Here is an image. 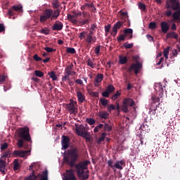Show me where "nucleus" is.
<instances>
[{
    "label": "nucleus",
    "instance_id": "f257e3e1",
    "mask_svg": "<svg viewBox=\"0 0 180 180\" xmlns=\"http://www.w3.org/2000/svg\"><path fill=\"white\" fill-rule=\"evenodd\" d=\"M79 158V153L78 148H72L70 150H68L63 160L65 164L70 165V167H74L75 166L77 176L79 179H89L90 174L88 166L89 164H90V160H83L76 164Z\"/></svg>",
    "mask_w": 180,
    "mask_h": 180
},
{
    "label": "nucleus",
    "instance_id": "f03ea898",
    "mask_svg": "<svg viewBox=\"0 0 180 180\" xmlns=\"http://www.w3.org/2000/svg\"><path fill=\"white\" fill-rule=\"evenodd\" d=\"M166 16H172L176 22H180V1L167 0L165 4Z\"/></svg>",
    "mask_w": 180,
    "mask_h": 180
},
{
    "label": "nucleus",
    "instance_id": "7ed1b4c3",
    "mask_svg": "<svg viewBox=\"0 0 180 180\" xmlns=\"http://www.w3.org/2000/svg\"><path fill=\"white\" fill-rule=\"evenodd\" d=\"M60 13V11H59V10L53 11L51 8H46L44 12V14L40 15L39 20L41 22H46V20H49V18H51V20L53 18H58Z\"/></svg>",
    "mask_w": 180,
    "mask_h": 180
},
{
    "label": "nucleus",
    "instance_id": "20e7f679",
    "mask_svg": "<svg viewBox=\"0 0 180 180\" xmlns=\"http://www.w3.org/2000/svg\"><path fill=\"white\" fill-rule=\"evenodd\" d=\"M76 133L77 135H79L80 137H84L86 139V142H91V137L90 135L89 131L86 130L84 124H76Z\"/></svg>",
    "mask_w": 180,
    "mask_h": 180
},
{
    "label": "nucleus",
    "instance_id": "39448f33",
    "mask_svg": "<svg viewBox=\"0 0 180 180\" xmlns=\"http://www.w3.org/2000/svg\"><path fill=\"white\" fill-rule=\"evenodd\" d=\"M152 103H150V107L149 108V114L151 116H157L156 110L158 108V105H160V98L159 96H153L151 97Z\"/></svg>",
    "mask_w": 180,
    "mask_h": 180
},
{
    "label": "nucleus",
    "instance_id": "423d86ee",
    "mask_svg": "<svg viewBox=\"0 0 180 180\" xmlns=\"http://www.w3.org/2000/svg\"><path fill=\"white\" fill-rule=\"evenodd\" d=\"M11 151H5L4 153H3L1 158H0V172L2 173V174H6L8 171L6 167V161L3 160L2 158H8V156H11Z\"/></svg>",
    "mask_w": 180,
    "mask_h": 180
},
{
    "label": "nucleus",
    "instance_id": "0eeeda50",
    "mask_svg": "<svg viewBox=\"0 0 180 180\" xmlns=\"http://www.w3.org/2000/svg\"><path fill=\"white\" fill-rule=\"evenodd\" d=\"M108 167L113 169V171H116V169H120V171H122L125 167L126 162L125 160H117L113 165V160H108Z\"/></svg>",
    "mask_w": 180,
    "mask_h": 180
},
{
    "label": "nucleus",
    "instance_id": "6e6552de",
    "mask_svg": "<svg viewBox=\"0 0 180 180\" xmlns=\"http://www.w3.org/2000/svg\"><path fill=\"white\" fill-rule=\"evenodd\" d=\"M19 136L24 139V141H32L30 134V128L29 127H23L20 128L19 129Z\"/></svg>",
    "mask_w": 180,
    "mask_h": 180
},
{
    "label": "nucleus",
    "instance_id": "1a4fd4ad",
    "mask_svg": "<svg viewBox=\"0 0 180 180\" xmlns=\"http://www.w3.org/2000/svg\"><path fill=\"white\" fill-rule=\"evenodd\" d=\"M134 104L135 102L133 98H124L122 105V112H129V107H133Z\"/></svg>",
    "mask_w": 180,
    "mask_h": 180
},
{
    "label": "nucleus",
    "instance_id": "9d476101",
    "mask_svg": "<svg viewBox=\"0 0 180 180\" xmlns=\"http://www.w3.org/2000/svg\"><path fill=\"white\" fill-rule=\"evenodd\" d=\"M82 11L77 12L76 11H72L71 13L68 14V20H69V22H72V23L77 25V23H78L77 17L82 16Z\"/></svg>",
    "mask_w": 180,
    "mask_h": 180
},
{
    "label": "nucleus",
    "instance_id": "9b49d317",
    "mask_svg": "<svg viewBox=\"0 0 180 180\" xmlns=\"http://www.w3.org/2000/svg\"><path fill=\"white\" fill-rule=\"evenodd\" d=\"M63 179L65 180H77L73 169H67L66 172L63 176Z\"/></svg>",
    "mask_w": 180,
    "mask_h": 180
},
{
    "label": "nucleus",
    "instance_id": "f8f14e48",
    "mask_svg": "<svg viewBox=\"0 0 180 180\" xmlns=\"http://www.w3.org/2000/svg\"><path fill=\"white\" fill-rule=\"evenodd\" d=\"M77 102L75 100H70V103H67L66 108L70 112V114H75L77 110Z\"/></svg>",
    "mask_w": 180,
    "mask_h": 180
},
{
    "label": "nucleus",
    "instance_id": "ddd939ff",
    "mask_svg": "<svg viewBox=\"0 0 180 180\" xmlns=\"http://www.w3.org/2000/svg\"><path fill=\"white\" fill-rule=\"evenodd\" d=\"M143 65H141V63L137 62V63H132V65L128 68V71H132L134 70V72L135 73V75H138V73L139 72V70L141 69Z\"/></svg>",
    "mask_w": 180,
    "mask_h": 180
},
{
    "label": "nucleus",
    "instance_id": "4468645a",
    "mask_svg": "<svg viewBox=\"0 0 180 180\" xmlns=\"http://www.w3.org/2000/svg\"><path fill=\"white\" fill-rule=\"evenodd\" d=\"M122 25H123V22L120 20L116 22L114 25H112V30L110 31L111 36H117L118 30L121 28Z\"/></svg>",
    "mask_w": 180,
    "mask_h": 180
},
{
    "label": "nucleus",
    "instance_id": "2eb2a0df",
    "mask_svg": "<svg viewBox=\"0 0 180 180\" xmlns=\"http://www.w3.org/2000/svg\"><path fill=\"white\" fill-rule=\"evenodd\" d=\"M70 139L68 135H62L61 146L62 149H68L70 147Z\"/></svg>",
    "mask_w": 180,
    "mask_h": 180
},
{
    "label": "nucleus",
    "instance_id": "dca6fc26",
    "mask_svg": "<svg viewBox=\"0 0 180 180\" xmlns=\"http://www.w3.org/2000/svg\"><path fill=\"white\" fill-rule=\"evenodd\" d=\"M33 167H34V164H31V165H30V167H29V169H30V171H32V172L30 174V176H27L26 178H25V180L37 179L38 176L36 174L35 171L34 170Z\"/></svg>",
    "mask_w": 180,
    "mask_h": 180
},
{
    "label": "nucleus",
    "instance_id": "f3484780",
    "mask_svg": "<svg viewBox=\"0 0 180 180\" xmlns=\"http://www.w3.org/2000/svg\"><path fill=\"white\" fill-rule=\"evenodd\" d=\"M104 75L103 73H97V75L96 76L95 80H94V86L96 87H98L100 86V84L103 80Z\"/></svg>",
    "mask_w": 180,
    "mask_h": 180
},
{
    "label": "nucleus",
    "instance_id": "a211bd4d",
    "mask_svg": "<svg viewBox=\"0 0 180 180\" xmlns=\"http://www.w3.org/2000/svg\"><path fill=\"white\" fill-rule=\"evenodd\" d=\"M155 90L157 91V93L159 94V96L162 98L164 94V87L162 82H159V84H157Z\"/></svg>",
    "mask_w": 180,
    "mask_h": 180
},
{
    "label": "nucleus",
    "instance_id": "6ab92c4d",
    "mask_svg": "<svg viewBox=\"0 0 180 180\" xmlns=\"http://www.w3.org/2000/svg\"><path fill=\"white\" fill-rule=\"evenodd\" d=\"M124 32L125 34V39L126 38H127V39H131L133 38V29H124Z\"/></svg>",
    "mask_w": 180,
    "mask_h": 180
},
{
    "label": "nucleus",
    "instance_id": "aec40b11",
    "mask_svg": "<svg viewBox=\"0 0 180 180\" xmlns=\"http://www.w3.org/2000/svg\"><path fill=\"white\" fill-rule=\"evenodd\" d=\"M160 27L162 32H167V34H168V30H169L168 22H161Z\"/></svg>",
    "mask_w": 180,
    "mask_h": 180
},
{
    "label": "nucleus",
    "instance_id": "412c9836",
    "mask_svg": "<svg viewBox=\"0 0 180 180\" xmlns=\"http://www.w3.org/2000/svg\"><path fill=\"white\" fill-rule=\"evenodd\" d=\"M28 151H20L19 150H15L13 152V156H20V158H25L27 155Z\"/></svg>",
    "mask_w": 180,
    "mask_h": 180
},
{
    "label": "nucleus",
    "instance_id": "4be33fe9",
    "mask_svg": "<svg viewBox=\"0 0 180 180\" xmlns=\"http://www.w3.org/2000/svg\"><path fill=\"white\" fill-rule=\"evenodd\" d=\"M63 22H55L52 27L53 30H61L63 29Z\"/></svg>",
    "mask_w": 180,
    "mask_h": 180
},
{
    "label": "nucleus",
    "instance_id": "5701e85b",
    "mask_svg": "<svg viewBox=\"0 0 180 180\" xmlns=\"http://www.w3.org/2000/svg\"><path fill=\"white\" fill-rule=\"evenodd\" d=\"M77 96L80 103H83L84 100H86L84 94L82 93V91H77Z\"/></svg>",
    "mask_w": 180,
    "mask_h": 180
},
{
    "label": "nucleus",
    "instance_id": "b1692460",
    "mask_svg": "<svg viewBox=\"0 0 180 180\" xmlns=\"http://www.w3.org/2000/svg\"><path fill=\"white\" fill-rule=\"evenodd\" d=\"M98 116L101 119H108L110 114L106 110H100Z\"/></svg>",
    "mask_w": 180,
    "mask_h": 180
},
{
    "label": "nucleus",
    "instance_id": "393cba45",
    "mask_svg": "<svg viewBox=\"0 0 180 180\" xmlns=\"http://www.w3.org/2000/svg\"><path fill=\"white\" fill-rule=\"evenodd\" d=\"M66 80H69L68 66H66V68L65 69V74L63 77H62L63 82H65Z\"/></svg>",
    "mask_w": 180,
    "mask_h": 180
},
{
    "label": "nucleus",
    "instance_id": "a878e982",
    "mask_svg": "<svg viewBox=\"0 0 180 180\" xmlns=\"http://www.w3.org/2000/svg\"><path fill=\"white\" fill-rule=\"evenodd\" d=\"M128 58L127 56H119L120 64H126L127 63Z\"/></svg>",
    "mask_w": 180,
    "mask_h": 180
},
{
    "label": "nucleus",
    "instance_id": "bb28decb",
    "mask_svg": "<svg viewBox=\"0 0 180 180\" xmlns=\"http://www.w3.org/2000/svg\"><path fill=\"white\" fill-rule=\"evenodd\" d=\"M13 8L14 9V13L15 11H23V6L22 4H14Z\"/></svg>",
    "mask_w": 180,
    "mask_h": 180
},
{
    "label": "nucleus",
    "instance_id": "cd10ccee",
    "mask_svg": "<svg viewBox=\"0 0 180 180\" xmlns=\"http://www.w3.org/2000/svg\"><path fill=\"white\" fill-rule=\"evenodd\" d=\"M40 180H49V171L47 169H45V171L42 172Z\"/></svg>",
    "mask_w": 180,
    "mask_h": 180
},
{
    "label": "nucleus",
    "instance_id": "c85d7f7f",
    "mask_svg": "<svg viewBox=\"0 0 180 180\" xmlns=\"http://www.w3.org/2000/svg\"><path fill=\"white\" fill-rule=\"evenodd\" d=\"M167 38H175V39H178L179 34H177V32H167Z\"/></svg>",
    "mask_w": 180,
    "mask_h": 180
},
{
    "label": "nucleus",
    "instance_id": "c756f323",
    "mask_svg": "<svg viewBox=\"0 0 180 180\" xmlns=\"http://www.w3.org/2000/svg\"><path fill=\"white\" fill-rule=\"evenodd\" d=\"M8 15L9 16V18H15V10L13 9V6H12V8H10L9 10H8Z\"/></svg>",
    "mask_w": 180,
    "mask_h": 180
},
{
    "label": "nucleus",
    "instance_id": "7c9ffc66",
    "mask_svg": "<svg viewBox=\"0 0 180 180\" xmlns=\"http://www.w3.org/2000/svg\"><path fill=\"white\" fill-rule=\"evenodd\" d=\"M170 49H171V46H167L166 49H164V50H163V53H164L165 59H168V58H169V53Z\"/></svg>",
    "mask_w": 180,
    "mask_h": 180
},
{
    "label": "nucleus",
    "instance_id": "2f4dec72",
    "mask_svg": "<svg viewBox=\"0 0 180 180\" xmlns=\"http://www.w3.org/2000/svg\"><path fill=\"white\" fill-rule=\"evenodd\" d=\"M20 167V164L18 162V158H15L14 161H13V169L14 171H18V169Z\"/></svg>",
    "mask_w": 180,
    "mask_h": 180
},
{
    "label": "nucleus",
    "instance_id": "473e14b6",
    "mask_svg": "<svg viewBox=\"0 0 180 180\" xmlns=\"http://www.w3.org/2000/svg\"><path fill=\"white\" fill-rule=\"evenodd\" d=\"M74 65L73 63H70V65L68 66V80H70V76L72 74V70H73Z\"/></svg>",
    "mask_w": 180,
    "mask_h": 180
},
{
    "label": "nucleus",
    "instance_id": "72a5a7b5",
    "mask_svg": "<svg viewBox=\"0 0 180 180\" xmlns=\"http://www.w3.org/2000/svg\"><path fill=\"white\" fill-rule=\"evenodd\" d=\"M105 137H106L105 131H103L101 136L99 137L98 139L97 140L98 144H101V142H102L103 141H105Z\"/></svg>",
    "mask_w": 180,
    "mask_h": 180
},
{
    "label": "nucleus",
    "instance_id": "f704fd0d",
    "mask_svg": "<svg viewBox=\"0 0 180 180\" xmlns=\"http://www.w3.org/2000/svg\"><path fill=\"white\" fill-rule=\"evenodd\" d=\"M115 90V86H113V84H109V86H108V96L110 95V93H113V91Z\"/></svg>",
    "mask_w": 180,
    "mask_h": 180
},
{
    "label": "nucleus",
    "instance_id": "c9c22d12",
    "mask_svg": "<svg viewBox=\"0 0 180 180\" xmlns=\"http://www.w3.org/2000/svg\"><path fill=\"white\" fill-rule=\"evenodd\" d=\"M49 75L52 80H58V75H56L55 72H49Z\"/></svg>",
    "mask_w": 180,
    "mask_h": 180
},
{
    "label": "nucleus",
    "instance_id": "e433bc0d",
    "mask_svg": "<svg viewBox=\"0 0 180 180\" xmlns=\"http://www.w3.org/2000/svg\"><path fill=\"white\" fill-rule=\"evenodd\" d=\"M52 5L53 6V8H56V9L60 8V6H61L60 2H59L58 0L52 1Z\"/></svg>",
    "mask_w": 180,
    "mask_h": 180
},
{
    "label": "nucleus",
    "instance_id": "4c0bfd02",
    "mask_svg": "<svg viewBox=\"0 0 180 180\" xmlns=\"http://www.w3.org/2000/svg\"><path fill=\"white\" fill-rule=\"evenodd\" d=\"M66 52H68V53H76V50L73 46H68Z\"/></svg>",
    "mask_w": 180,
    "mask_h": 180
},
{
    "label": "nucleus",
    "instance_id": "58836bf2",
    "mask_svg": "<svg viewBox=\"0 0 180 180\" xmlns=\"http://www.w3.org/2000/svg\"><path fill=\"white\" fill-rule=\"evenodd\" d=\"M118 42L121 41H125V32H124V34H120V36L117 38Z\"/></svg>",
    "mask_w": 180,
    "mask_h": 180
},
{
    "label": "nucleus",
    "instance_id": "ea45409f",
    "mask_svg": "<svg viewBox=\"0 0 180 180\" xmlns=\"http://www.w3.org/2000/svg\"><path fill=\"white\" fill-rule=\"evenodd\" d=\"M34 74L37 76L38 78L39 77H44V72H41V70H35Z\"/></svg>",
    "mask_w": 180,
    "mask_h": 180
},
{
    "label": "nucleus",
    "instance_id": "a19ab883",
    "mask_svg": "<svg viewBox=\"0 0 180 180\" xmlns=\"http://www.w3.org/2000/svg\"><path fill=\"white\" fill-rule=\"evenodd\" d=\"M139 9H141V11H146V6L143 2H139Z\"/></svg>",
    "mask_w": 180,
    "mask_h": 180
},
{
    "label": "nucleus",
    "instance_id": "79ce46f5",
    "mask_svg": "<svg viewBox=\"0 0 180 180\" xmlns=\"http://www.w3.org/2000/svg\"><path fill=\"white\" fill-rule=\"evenodd\" d=\"M40 32H41V34H50V30L47 27L41 29Z\"/></svg>",
    "mask_w": 180,
    "mask_h": 180
},
{
    "label": "nucleus",
    "instance_id": "37998d69",
    "mask_svg": "<svg viewBox=\"0 0 180 180\" xmlns=\"http://www.w3.org/2000/svg\"><path fill=\"white\" fill-rule=\"evenodd\" d=\"M86 121L89 124H95L96 123V120H94V117H87Z\"/></svg>",
    "mask_w": 180,
    "mask_h": 180
},
{
    "label": "nucleus",
    "instance_id": "c03bdc74",
    "mask_svg": "<svg viewBox=\"0 0 180 180\" xmlns=\"http://www.w3.org/2000/svg\"><path fill=\"white\" fill-rule=\"evenodd\" d=\"M115 105L113 103H110V105H108V113L109 112H112V110H115Z\"/></svg>",
    "mask_w": 180,
    "mask_h": 180
},
{
    "label": "nucleus",
    "instance_id": "a18cd8bd",
    "mask_svg": "<svg viewBox=\"0 0 180 180\" xmlns=\"http://www.w3.org/2000/svg\"><path fill=\"white\" fill-rule=\"evenodd\" d=\"M86 8H91V4L89 2H84V4L81 6V9H86Z\"/></svg>",
    "mask_w": 180,
    "mask_h": 180
},
{
    "label": "nucleus",
    "instance_id": "49530a36",
    "mask_svg": "<svg viewBox=\"0 0 180 180\" xmlns=\"http://www.w3.org/2000/svg\"><path fill=\"white\" fill-rule=\"evenodd\" d=\"M111 27H112L111 24H108V25H105V34H108V32H110Z\"/></svg>",
    "mask_w": 180,
    "mask_h": 180
},
{
    "label": "nucleus",
    "instance_id": "de8ad7c7",
    "mask_svg": "<svg viewBox=\"0 0 180 180\" xmlns=\"http://www.w3.org/2000/svg\"><path fill=\"white\" fill-rule=\"evenodd\" d=\"M104 128L105 130H107L108 131H110L111 130H112V127L111 126V124H108V123H105Z\"/></svg>",
    "mask_w": 180,
    "mask_h": 180
},
{
    "label": "nucleus",
    "instance_id": "09e8293b",
    "mask_svg": "<svg viewBox=\"0 0 180 180\" xmlns=\"http://www.w3.org/2000/svg\"><path fill=\"white\" fill-rule=\"evenodd\" d=\"M100 101L101 102V104L103 105V107L107 106L108 100H106L105 97H104V98H100Z\"/></svg>",
    "mask_w": 180,
    "mask_h": 180
},
{
    "label": "nucleus",
    "instance_id": "8fccbe9b",
    "mask_svg": "<svg viewBox=\"0 0 180 180\" xmlns=\"http://www.w3.org/2000/svg\"><path fill=\"white\" fill-rule=\"evenodd\" d=\"M121 93L119 92V91H117V93H115V94H112V100H117V98L120 96Z\"/></svg>",
    "mask_w": 180,
    "mask_h": 180
},
{
    "label": "nucleus",
    "instance_id": "3c124183",
    "mask_svg": "<svg viewBox=\"0 0 180 180\" xmlns=\"http://www.w3.org/2000/svg\"><path fill=\"white\" fill-rule=\"evenodd\" d=\"M90 8H91V11H92L93 13H96L97 10L96 8V6H94V2H91L90 4Z\"/></svg>",
    "mask_w": 180,
    "mask_h": 180
},
{
    "label": "nucleus",
    "instance_id": "603ef678",
    "mask_svg": "<svg viewBox=\"0 0 180 180\" xmlns=\"http://www.w3.org/2000/svg\"><path fill=\"white\" fill-rule=\"evenodd\" d=\"M149 27L150 29H156L157 28L156 22H150Z\"/></svg>",
    "mask_w": 180,
    "mask_h": 180
},
{
    "label": "nucleus",
    "instance_id": "864d4df0",
    "mask_svg": "<svg viewBox=\"0 0 180 180\" xmlns=\"http://www.w3.org/2000/svg\"><path fill=\"white\" fill-rule=\"evenodd\" d=\"M86 34V31H82V32H80V34H79V39H84V38H85Z\"/></svg>",
    "mask_w": 180,
    "mask_h": 180
},
{
    "label": "nucleus",
    "instance_id": "5fc2aeb1",
    "mask_svg": "<svg viewBox=\"0 0 180 180\" xmlns=\"http://www.w3.org/2000/svg\"><path fill=\"white\" fill-rule=\"evenodd\" d=\"M7 148H8V142H4L3 144H1V150H4V149H6Z\"/></svg>",
    "mask_w": 180,
    "mask_h": 180
},
{
    "label": "nucleus",
    "instance_id": "6e6d98bb",
    "mask_svg": "<svg viewBox=\"0 0 180 180\" xmlns=\"http://www.w3.org/2000/svg\"><path fill=\"white\" fill-rule=\"evenodd\" d=\"M124 46L125 49H131L134 46L133 43H124Z\"/></svg>",
    "mask_w": 180,
    "mask_h": 180
},
{
    "label": "nucleus",
    "instance_id": "4d7b16f0",
    "mask_svg": "<svg viewBox=\"0 0 180 180\" xmlns=\"http://www.w3.org/2000/svg\"><path fill=\"white\" fill-rule=\"evenodd\" d=\"M103 96H104L105 98H108L109 97V93H108V86L107 87V90L106 91H103V92L102 93Z\"/></svg>",
    "mask_w": 180,
    "mask_h": 180
},
{
    "label": "nucleus",
    "instance_id": "13d9d810",
    "mask_svg": "<svg viewBox=\"0 0 180 180\" xmlns=\"http://www.w3.org/2000/svg\"><path fill=\"white\" fill-rule=\"evenodd\" d=\"M20 138L21 139L18 141V146H19V148H22L24 142L22 141V137Z\"/></svg>",
    "mask_w": 180,
    "mask_h": 180
},
{
    "label": "nucleus",
    "instance_id": "bf43d9fd",
    "mask_svg": "<svg viewBox=\"0 0 180 180\" xmlns=\"http://www.w3.org/2000/svg\"><path fill=\"white\" fill-rule=\"evenodd\" d=\"M86 41H87V43H91V31H90V32H89V34H87V36H86Z\"/></svg>",
    "mask_w": 180,
    "mask_h": 180
},
{
    "label": "nucleus",
    "instance_id": "052dcab7",
    "mask_svg": "<svg viewBox=\"0 0 180 180\" xmlns=\"http://www.w3.org/2000/svg\"><path fill=\"white\" fill-rule=\"evenodd\" d=\"M87 64L88 66H90L91 68H94V65L91 59H88Z\"/></svg>",
    "mask_w": 180,
    "mask_h": 180
},
{
    "label": "nucleus",
    "instance_id": "680f3d73",
    "mask_svg": "<svg viewBox=\"0 0 180 180\" xmlns=\"http://www.w3.org/2000/svg\"><path fill=\"white\" fill-rule=\"evenodd\" d=\"M33 58L34 60H42V58H39V56H38V53H34L33 56Z\"/></svg>",
    "mask_w": 180,
    "mask_h": 180
},
{
    "label": "nucleus",
    "instance_id": "e2e57ef3",
    "mask_svg": "<svg viewBox=\"0 0 180 180\" xmlns=\"http://www.w3.org/2000/svg\"><path fill=\"white\" fill-rule=\"evenodd\" d=\"M44 50H46V52H53L54 49H52L51 46H44Z\"/></svg>",
    "mask_w": 180,
    "mask_h": 180
},
{
    "label": "nucleus",
    "instance_id": "0e129e2a",
    "mask_svg": "<svg viewBox=\"0 0 180 180\" xmlns=\"http://www.w3.org/2000/svg\"><path fill=\"white\" fill-rule=\"evenodd\" d=\"M94 52H95V53H100V52H101V45H97V46H96Z\"/></svg>",
    "mask_w": 180,
    "mask_h": 180
},
{
    "label": "nucleus",
    "instance_id": "69168bd1",
    "mask_svg": "<svg viewBox=\"0 0 180 180\" xmlns=\"http://www.w3.org/2000/svg\"><path fill=\"white\" fill-rule=\"evenodd\" d=\"M90 20L89 18H84V20H82V25H85L86 23H89Z\"/></svg>",
    "mask_w": 180,
    "mask_h": 180
},
{
    "label": "nucleus",
    "instance_id": "338daca9",
    "mask_svg": "<svg viewBox=\"0 0 180 180\" xmlns=\"http://www.w3.org/2000/svg\"><path fill=\"white\" fill-rule=\"evenodd\" d=\"M6 30L4 24H0V32H4Z\"/></svg>",
    "mask_w": 180,
    "mask_h": 180
},
{
    "label": "nucleus",
    "instance_id": "774afa93",
    "mask_svg": "<svg viewBox=\"0 0 180 180\" xmlns=\"http://www.w3.org/2000/svg\"><path fill=\"white\" fill-rule=\"evenodd\" d=\"M172 56L174 57H177L178 56V51L176 49H174V51H172Z\"/></svg>",
    "mask_w": 180,
    "mask_h": 180
}]
</instances>
